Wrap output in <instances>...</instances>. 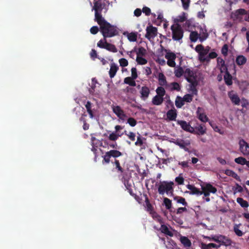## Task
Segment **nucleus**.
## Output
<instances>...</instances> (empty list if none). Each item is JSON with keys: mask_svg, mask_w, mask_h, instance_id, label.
<instances>
[{"mask_svg": "<svg viewBox=\"0 0 249 249\" xmlns=\"http://www.w3.org/2000/svg\"><path fill=\"white\" fill-rule=\"evenodd\" d=\"M171 30L172 38L175 40H179L183 37V31L180 25L173 24L172 25Z\"/></svg>", "mask_w": 249, "mask_h": 249, "instance_id": "obj_5", "label": "nucleus"}, {"mask_svg": "<svg viewBox=\"0 0 249 249\" xmlns=\"http://www.w3.org/2000/svg\"><path fill=\"white\" fill-rule=\"evenodd\" d=\"M225 173L227 175L229 176H231V177L235 178L236 177H237V175L235 172H234L233 171H232L231 170H226L225 171Z\"/></svg>", "mask_w": 249, "mask_h": 249, "instance_id": "obj_60", "label": "nucleus"}, {"mask_svg": "<svg viewBox=\"0 0 249 249\" xmlns=\"http://www.w3.org/2000/svg\"><path fill=\"white\" fill-rule=\"evenodd\" d=\"M134 51L136 52L137 56H144L147 53L146 49L142 47L138 49L134 48Z\"/></svg>", "mask_w": 249, "mask_h": 249, "instance_id": "obj_30", "label": "nucleus"}, {"mask_svg": "<svg viewBox=\"0 0 249 249\" xmlns=\"http://www.w3.org/2000/svg\"><path fill=\"white\" fill-rule=\"evenodd\" d=\"M196 131L193 133H195L198 135H203L206 133V127L200 124L196 127L195 128Z\"/></svg>", "mask_w": 249, "mask_h": 249, "instance_id": "obj_27", "label": "nucleus"}, {"mask_svg": "<svg viewBox=\"0 0 249 249\" xmlns=\"http://www.w3.org/2000/svg\"><path fill=\"white\" fill-rule=\"evenodd\" d=\"M210 125L213 127V130L215 132H217L220 134H222L223 132L221 131L219 128L215 124H214L212 122H209Z\"/></svg>", "mask_w": 249, "mask_h": 249, "instance_id": "obj_56", "label": "nucleus"}, {"mask_svg": "<svg viewBox=\"0 0 249 249\" xmlns=\"http://www.w3.org/2000/svg\"><path fill=\"white\" fill-rule=\"evenodd\" d=\"M123 35L127 37L128 40L130 42H135L137 39L138 33L137 32H124Z\"/></svg>", "mask_w": 249, "mask_h": 249, "instance_id": "obj_25", "label": "nucleus"}, {"mask_svg": "<svg viewBox=\"0 0 249 249\" xmlns=\"http://www.w3.org/2000/svg\"><path fill=\"white\" fill-rule=\"evenodd\" d=\"M165 58L167 59V64L172 67L176 66L175 60L176 58V54L171 52H167L165 55Z\"/></svg>", "mask_w": 249, "mask_h": 249, "instance_id": "obj_19", "label": "nucleus"}, {"mask_svg": "<svg viewBox=\"0 0 249 249\" xmlns=\"http://www.w3.org/2000/svg\"><path fill=\"white\" fill-rule=\"evenodd\" d=\"M187 188L190 191L189 193L190 195H196L197 196H200L202 195L201 191L193 185L188 184L187 185Z\"/></svg>", "mask_w": 249, "mask_h": 249, "instance_id": "obj_29", "label": "nucleus"}, {"mask_svg": "<svg viewBox=\"0 0 249 249\" xmlns=\"http://www.w3.org/2000/svg\"><path fill=\"white\" fill-rule=\"evenodd\" d=\"M180 241L185 247H189L191 245V241L186 237L181 236L180 238Z\"/></svg>", "mask_w": 249, "mask_h": 249, "instance_id": "obj_44", "label": "nucleus"}, {"mask_svg": "<svg viewBox=\"0 0 249 249\" xmlns=\"http://www.w3.org/2000/svg\"><path fill=\"white\" fill-rule=\"evenodd\" d=\"M224 79L226 84L228 85H231L232 84V76L227 72L224 75Z\"/></svg>", "mask_w": 249, "mask_h": 249, "instance_id": "obj_38", "label": "nucleus"}, {"mask_svg": "<svg viewBox=\"0 0 249 249\" xmlns=\"http://www.w3.org/2000/svg\"><path fill=\"white\" fill-rule=\"evenodd\" d=\"M175 199L177 200V202L178 203L182 204L184 206H186L187 203L185 201V199L182 197H176Z\"/></svg>", "mask_w": 249, "mask_h": 249, "instance_id": "obj_61", "label": "nucleus"}, {"mask_svg": "<svg viewBox=\"0 0 249 249\" xmlns=\"http://www.w3.org/2000/svg\"><path fill=\"white\" fill-rule=\"evenodd\" d=\"M217 56V53L215 52H211L208 53L207 60L205 61H209L211 59L216 58Z\"/></svg>", "mask_w": 249, "mask_h": 249, "instance_id": "obj_52", "label": "nucleus"}, {"mask_svg": "<svg viewBox=\"0 0 249 249\" xmlns=\"http://www.w3.org/2000/svg\"><path fill=\"white\" fill-rule=\"evenodd\" d=\"M142 12L147 16L151 15L153 18H156V14L151 13V9L146 6H144L142 9Z\"/></svg>", "mask_w": 249, "mask_h": 249, "instance_id": "obj_42", "label": "nucleus"}, {"mask_svg": "<svg viewBox=\"0 0 249 249\" xmlns=\"http://www.w3.org/2000/svg\"><path fill=\"white\" fill-rule=\"evenodd\" d=\"M238 144L240 152L244 156L249 155V143L242 139L239 141Z\"/></svg>", "mask_w": 249, "mask_h": 249, "instance_id": "obj_12", "label": "nucleus"}, {"mask_svg": "<svg viewBox=\"0 0 249 249\" xmlns=\"http://www.w3.org/2000/svg\"><path fill=\"white\" fill-rule=\"evenodd\" d=\"M213 241H214L217 244L225 245L226 246H229L231 244V241L228 238H226L221 235H213L212 237Z\"/></svg>", "mask_w": 249, "mask_h": 249, "instance_id": "obj_7", "label": "nucleus"}, {"mask_svg": "<svg viewBox=\"0 0 249 249\" xmlns=\"http://www.w3.org/2000/svg\"><path fill=\"white\" fill-rule=\"evenodd\" d=\"M160 230L162 232L170 236H172L173 235L172 231H170L165 225H162L160 227Z\"/></svg>", "mask_w": 249, "mask_h": 249, "instance_id": "obj_37", "label": "nucleus"}, {"mask_svg": "<svg viewBox=\"0 0 249 249\" xmlns=\"http://www.w3.org/2000/svg\"><path fill=\"white\" fill-rule=\"evenodd\" d=\"M184 105L183 97L178 96L175 100V105L178 108H181Z\"/></svg>", "mask_w": 249, "mask_h": 249, "instance_id": "obj_35", "label": "nucleus"}, {"mask_svg": "<svg viewBox=\"0 0 249 249\" xmlns=\"http://www.w3.org/2000/svg\"><path fill=\"white\" fill-rule=\"evenodd\" d=\"M90 93L93 95H95L97 97H100V92L97 89H95L94 88H91L89 90Z\"/></svg>", "mask_w": 249, "mask_h": 249, "instance_id": "obj_62", "label": "nucleus"}, {"mask_svg": "<svg viewBox=\"0 0 249 249\" xmlns=\"http://www.w3.org/2000/svg\"><path fill=\"white\" fill-rule=\"evenodd\" d=\"M126 120H127V123L131 126H135L137 124V122L133 118H127V119Z\"/></svg>", "mask_w": 249, "mask_h": 249, "instance_id": "obj_55", "label": "nucleus"}, {"mask_svg": "<svg viewBox=\"0 0 249 249\" xmlns=\"http://www.w3.org/2000/svg\"><path fill=\"white\" fill-rule=\"evenodd\" d=\"M119 63L121 67H126L128 65V61L125 58H121L119 60Z\"/></svg>", "mask_w": 249, "mask_h": 249, "instance_id": "obj_53", "label": "nucleus"}, {"mask_svg": "<svg viewBox=\"0 0 249 249\" xmlns=\"http://www.w3.org/2000/svg\"><path fill=\"white\" fill-rule=\"evenodd\" d=\"M237 202L238 203H239L241 207L244 208H247L249 206V204L248 202L245 200H244L242 198H237Z\"/></svg>", "mask_w": 249, "mask_h": 249, "instance_id": "obj_48", "label": "nucleus"}, {"mask_svg": "<svg viewBox=\"0 0 249 249\" xmlns=\"http://www.w3.org/2000/svg\"><path fill=\"white\" fill-rule=\"evenodd\" d=\"M247 61L246 58L243 55H238L236 58V62L238 65H243Z\"/></svg>", "mask_w": 249, "mask_h": 249, "instance_id": "obj_39", "label": "nucleus"}, {"mask_svg": "<svg viewBox=\"0 0 249 249\" xmlns=\"http://www.w3.org/2000/svg\"><path fill=\"white\" fill-rule=\"evenodd\" d=\"M234 161L239 164L244 165H246L247 160L246 159L242 157H240L237 158H235L234 160Z\"/></svg>", "mask_w": 249, "mask_h": 249, "instance_id": "obj_45", "label": "nucleus"}, {"mask_svg": "<svg viewBox=\"0 0 249 249\" xmlns=\"http://www.w3.org/2000/svg\"><path fill=\"white\" fill-rule=\"evenodd\" d=\"M184 28L189 32L193 31L195 27V22L193 19H187L183 25Z\"/></svg>", "mask_w": 249, "mask_h": 249, "instance_id": "obj_26", "label": "nucleus"}, {"mask_svg": "<svg viewBox=\"0 0 249 249\" xmlns=\"http://www.w3.org/2000/svg\"><path fill=\"white\" fill-rule=\"evenodd\" d=\"M197 118L202 122L206 123L209 122V118L205 113L203 108L198 107L196 112Z\"/></svg>", "mask_w": 249, "mask_h": 249, "instance_id": "obj_16", "label": "nucleus"}, {"mask_svg": "<svg viewBox=\"0 0 249 249\" xmlns=\"http://www.w3.org/2000/svg\"><path fill=\"white\" fill-rule=\"evenodd\" d=\"M121 155L122 153L118 150H110L106 152L105 155L103 156L104 160L105 162L108 163L111 157L117 158Z\"/></svg>", "mask_w": 249, "mask_h": 249, "instance_id": "obj_15", "label": "nucleus"}, {"mask_svg": "<svg viewBox=\"0 0 249 249\" xmlns=\"http://www.w3.org/2000/svg\"><path fill=\"white\" fill-rule=\"evenodd\" d=\"M247 12L243 9H240L232 13L231 18L235 21H242L246 17Z\"/></svg>", "mask_w": 249, "mask_h": 249, "instance_id": "obj_11", "label": "nucleus"}, {"mask_svg": "<svg viewBox=\"0 0 249 249\" xmlns=\"http://www.w3.org/2000/svg\"><path fill=\"white\" fill-rule=\"evenodd\" d=\"M173 185L174 183L172 181L161 182L158 187L159 193L160 195H163L165 193L167 194H172L173 191Z\"/></svg>", "mask_w": 249, "mask_h": 249, "instance_id": "obj_3", "label": "nucleus"}, {"mask_svg": "<svg viewBox=\"0 0 249 249\" xmlns=\"http://www.w3.org/2000/svg\"><path fill=\"white\" fill-rule=\"evenodd\" d=\"M143 139L141 137L140 135L137 137V141L135 144L137 146H142L143 144Z\"/></svg>", "mask_w": 249, "mask_h": 249, "instance_id": "obj_59", "label": "nucleus"}, {"mask_svg": "<svg viewBox=\"0 0 249 249\" xmlns=\"http://www.w3.org/2000/svg\"><path fill=\"white\" fill-rule=\"evenodd\" d=\"M175 181L178 184H183L184 182V178L182 177L180 175L178 177L176 178Z\"/></svg>", "mask_w": 249, "mask_h": 249, "instance_id": "obj_64", "label": "nucleus"}, {"mask_svg": "<svg viewBox=\"0 0 249 249\" xmlns=\"http://www.w3.org/2000/svg\"><path fill=\"white\" fill-rule=\"evenodd\" d=\"M97 22L100 26V31L104 38L111 37L117 34L116 27L107 22L104 18H97Z\"/></svg>", "mask_w": 249, "mask_h": 249, "instance_id": "obj_1", "label": "nucleus"}, {"mask_svg": "<svg viewBox=\"0 0 249 249\" xmlns=\"http://www.w3.org/2000/svg\"><path fill=\"white\" fill-rule=\"evenodd\" d=\"M139 92L140 93L141 98L142 100L145 101L148 98L149 96L150 93V89L147 86H142L140 89Z\"/></svg>", "mask_w": 249, "mask_h": 249, "instance_id": "obj_21", "label": "nucleus"}, {"mask_svg": "<svg viewBox=\"0 0 249 249\" xmlns=\"http://www.w3.org/2000/svg\"><path fill=\"white\" fill-rule=\"evenodd\" d=\"M228 95L232 103L235 105H239L240 99L236 93L233 91H231L228 93Z\"/></svg>", "mask_w": 249, "mask_h": 249, "instance_id": "obj_24", "label": "nucleus"}, {"mask_svg": "<svg viewBox=\"0 0 249 249\" xmlns=\"http://www.w3.org/2000/svg\"><path fill=\"white\" fill-rule=\"evenodd\" d=\"M111 107L113 112L118 117L120 122H124L126 120L127 116L120 106L113 105Z\"/></svg>", "mask_w": 249, "mask_h": 249, "instance_id": "obj_6", "label": "nucleus"}, {"mask_svg": "<svg viewBox=\"0 0 249 249\" xmlns=\"http://www.w3.org/2000/svg\"><path fill=\"white\" fill-rule=\"evenodd\" d=\"M157 19L160 21L161 22V21L164 20V19L163 18V15L162 12H161L160 11H158L157 12Z\"/></svg>", "mask_w": 249, "mask_h": 249, "instance_id": "obj_63", "label": "nucleus"}, {"mask_svg": "<svg viewBox=\"0 0 249 249\" xmlns=\"http://www.w3.org/2000/svg\"><path fill=\"white\" fill-rule=\"evenodd\" d=\"M91 142H92V151L94 153L95 155H97L99 153L98 149L101 151V149L99 148V147L102 145V142L96 139L95 138L92 137L91 139Z\"/></svg>", "mask_w": 249, "mask_h": 249, "instance_id": "obj_22", "label": "nucleus"}, {"mask_svg": "<svg viewBox=\"0 0 249 249\" xmlns=\"http://www.w3.org/2000/svg\"><path fill=\"white\" fill-rule=\"evenodd\" d=\"M156 93H157V95L161 96L163 97L165 93V89L162 87H158L156 89Z\"/></svg>", "mask_w": 249, "mask_h": 249, "instance_id": "obj_51", "label": "nucleus"}, {"mask_svg": "<svg viewBox=\"0 0 249 249\" xmlns=\"http://www.w3.org/2000/svg\"><path fill=\"white\" fill-rule=\"evenodd\" d=\"M163 204L165 205V208L169 210L172 207V201L168 198H164L163 199Z\"/></svg>", "mask_w": 249, "mask_h": 249, "instance_id": "obj_49", "label": "nucleus"}, {"mask_svg": "<svg viewBox=\"0 0 249 249\" xmlns=\"http://www.w3.org/2000/svg\"><path fill=\"white\" fill-rule=\"evenodd\" d=\"M240 225H235L233 227V230L235 234L238 236H241L243 235V232L240 229Z\"/></svg>", "mask_w": 249, "mask_h": 249, "instance_id": "obj_47", "label": "nucleus"}, {"mask_svg": "<svg viewBox=\"0 0 249 249\" xmlns=\"http://www.w3.org/2000/svg\"><path fill=\"white\" fill-rule=\"evenodd\" d=\"M85 107L87 109V112L89 115L90 118L92 119L94 117L92 111L91 110V105L89 102H87L85 105Z\"/></svg>", "mask_w": 249, "mask_h": 249, "instance_id": "obj_46", "label": "nucleus"}, {"mask_svg": "<svg viewBox=\"0 0 249 249\" xmlns=\"http://www.w3.org/2000/svg\"><path fill=\"white\" fill-rule=\"evenodd\" d=\"M167 119L170 121H174L176 120L177 116V110L176 109H172L167 111Z\"/></svg>", "mask_w": 249, "mask_h": 249, "instance_id": "obj_28", "label": "nucleus"}, {"mask_svg": "<svg viewBox=\"0 0 249 249\" xmlns=\"http://www.w3.org/2000/svg\"><path fill=\"white\" fill-rule=\"evenodd\" d=\"M131 77L134 79H137L138 77L137 71L136 68L133 67L131 69Z\"/></svg>", "mask_w": 249, "mask_h": 249, "instance_id": "obj_58", "label": "nucleus"}, {"mask_svg": "<svg viewBox=\"0 0 249 249\" xmlns=\"http://www.w3.org/2000/svg\"><path fill=\"white\" fill-rule=\"evenodd\" d=\"M118 70V67L115 64H112L109 70V75L111 78L113 77Z\"/></svg>", "mask_w": 249, "mask_h": 249, "instance_id": "obj_34", "label": "nucleus"}, {"mask_svg": "<svg viewBox=\"0 0 249 249\" xmlns=\"http://www.w3.org/2000/svg\"><path fill=\"white\" fill-rule=\"evenodd\" d=\"M135 79L131 77H127L124 79V83L131 86H135L136 84Z\"/></svg>", "mask_w": 249, "mask_h": 249, "instance_id": "obj_41", "label": "nucleus"}, {"mask_svg": "<svg viewBox=\"0 0 249 249\" xmlns=\"http://www.w3.org/2000/svg\"><path fill=\"white\" fill-rule=\"evenodd\" d=\"M197 85H193L192 84H190V89L189 91L190 94H186L183 97L184 102L190 103L193 100V96L197 94V91L196 89V87Z\"/></svg>", "mask_w": 249, "mask_h": 249, "instance_id": "obj_8", "label": "nucleus"}, {"mask_svg": "<svg viewBox=\"0 0 249 249\" xmlns=\"http://www.w3.org/2000/svg\"><path fill=\"white\" fill-rule=\"evenodd\" d=\"M210 50L209 46L204 47L201 44L197 45L195 48V51L198 53L199 59L201 61H205L207 60V55Z\"/></svg>", "mask_w": 249, "mask_h": 249, "instance_id": "obj_4", "label": "nucleus"}, {"mask_svg": "<svg viewBox=\"0 0 249 249\" xmlns=\"http://www.w3.org/2000/svg\"><path fill=\"white\" fill-rule=\"evenodd\" d=\"M105 49L113 53H116L117 52V49H116L114 45L111 44H109L108 43L105 46Z\"/></svg>", "mask_w": 249, "mask_h": 249, "instance_id": "obj_50", "label": "nucleus"}, {"mask_svg": "<svg viewBox=\"0 0 249 249\" xmlns=\"http://www.w3.org/2000/svg\"><path fill=\"white\" fill-rule=\"evenodd\" d=\"M187 13L182 12L178 16L173 17L172 19L174 22V24L179 25L181 23L185 22L187 19Z\"/></svg>", "mask_w": 249, "mask_h": 249, "instance_id": "obj_13", "label": "nucleus"}, {"mask_svg": "<svg viewBox=\"0 0 249 249\" xmlns=\"http://www.w3.org/2000/svg\"><path fill=\"white\" fill-rule=\"evenodd\" d=\"M146 32L145 37L150 41H153L154 38L158 35L157 28L152 25H149L146 27Z\"/></svg>", "mask_w": 249, "mask_h": 249, "instance_id": "obj_9", "label": "nucleus"}, {"mask_svg": "<svg viewBox=\"0 0 249 249\" xmlns=\"http://www.w3.org/2000/svg\"><path fill=\"white\" fill-rule=\"evenodd\" d=\"M182 7L184 10H187L189 7L190 0H181Z\"/></svg>", "mask_w": 249, "mask_h": 249, "instance_id": "obj_54", "label": "nucleus"}, {"mask_svg": "<svg viewBox=\"0 0 249 249\" xmlns=\"http://www.w3.org/2000/svg\"><path fill=\"white\" fill-rule=\"evenodd\" d=\"M175 74L177 77H180L183 75L190 84L193 85H198V79L196 74L189 68H177L175 70Z\"/></svg>", "mask_w": 249, "mask_h": 249, "instance_id": "obj_2", "label": "nucleus"}, {"mask_svg": "<svg viewBox=\"0 0 249 249\" xmlns=\"http://www.w3.org/2000/svg\"><path fill=\"white\" fill-rule=\"evenodd\" d=\"M190 39L192 42H196L197 40H199V36L198 35V31L196 30L190 32Z\"/></svg>", "mask_w": 249, "mask_h": 249, "instance_id": "obj_32", "label": "nucleus"}, {"mask_svg": "<svg viewBox=\"0 0 249 249\" xmlns=\"http://www.w3.org/2000/svg\"><path fill=\"white\" fill-rule=\"evenodd\" d=\"M168 87L169 89L171 91L177 90L179 91L181 89L180 85L177 82L171 83L168 85Z\"/></svg>", "mask_w": 249, "mask_h": 249, "instance_id": "obj_33", "label": "nucleus"}, {"mask_svg": "<svg viewBox=\"0 0 249 249\" xmlns=\"http://www.w3.org/2000/svg\"><path fill=\"white\" fill-rule=\"evenodd\" d=\"M136 61L138 64L144 65L147 63V60L144 56H136Z\"/></svg>", "mask_w": 249, "mask_h": 249, "instance_id": "obj_43", "label": "nucleus"}, {"mask_svg": "<svg viewBox=\"0 0 249 249\" xmlns=\"http://www.w3.org/2000/svg\"><path fill=\"white\" fill-rule=\"evenodd\" d=\"M201 189L202 195L203 194L205 197L208 196L210 193L215 194L217 191V189L209 183L201 185Z\"/></svg>", "mask_w": 249, "mask_h": 249, "instance_id": "obj_10", "label": "nucleus"}, {"mask_svg": "<svg viewBox=\"0 0 249 249\" xmlns=\"http://www.w3.org/2000/svg\"><path fill=\"white\" fill-rule=\"evenodd\" d=\"M177 123L180 125L183 130L192 133L195 132V128L186 121L178 120L177 121Z\"/></svg>", "mask_w": 249, "mask_h": 249, "instance_id": "obj_20", "label": "nucleus"}, {"mask_svg": "<svg viewBox=\"0 0 249 249\" xmlns=\"http://www.w3.org/2000/svg\"><path fill=\"white\" fill-rule=\"evenodd\" d=\"M196 30V31H198L199 36V41L200 42H202L204 41L208 38V34L205 27L198 26Z\"/></svg>", "mask_w": 249, "mask_h": 249, "instance_id": "obj_17", "label": "nucleus"}, {"mask_svg": "<svg viewBox=\"0 0 249 249\" xmlns=\"http://www.w3.org/2000/svg\"><path fill=\"white\" fill-rule=\"evenodd\" d=\"M93 9L95 11V20L97 21V18H104L100 13L102 10V5L100 1H96L94 3Z\"/></svg>", "mask_w": 249, "mask_h": 249, "instance_id": "obj_18", "label": "nucleus"}, {"mask_svg": "<svg viewBox=\"0 0 249 249\" xmlns=\"http://www.w3.org/2000/svg\"><path fill=\"white\" fill-rule=\"evenodd\" d=\"M158 80L160 85L164 86L166 85V78L162 73H159L158 74Z\"/></svg>", "mask_w": 249, "mask_h": 249, "instance_id": "obj_40", "label": "nucleus"}, {"mask_svg": "<svg viewBox=\"0 0 249 249\" xmlns=\"http://www.w3.org/2000/svg\"><path fill=\"white\" fill-rule=\"evenodd\" d=\"M122 135V134H119V133H117V132H112L109 134L108 138L110 141H115L119 137L121 136Z\"/></svg>", "mask_w": 249, "mask_h": 249, "instance_id": "obj_36", "label": "nucleus"}, {"mask_svg": "<svg viewBox=\"0 0 249 249\" xmlns=\"http://www.w3.org/2000/svg\"><path fill=\"white\" fill-rule=\"evenodd\" d=\"M107 42L105 38L103 40H100L97 43V46L102 48H105V46L107 44Z\"/></svg>", "mask_w": 249, "mask_h": 249, "instance_id": "obj_57", "label": "nucleus"}, {"mask_svg": "<svg viewBox=\"0 0 249 249\" xmlns=\"http://www.w3.org/2000/svg\"><path fill=\"white\" fill-rule=\"evenodd\" d=\"M217 67L221 73H226L228 72L227 66L225 65L224 61L221 58L218 57L217 59Z\"/></svg>", "mask_w": 249, "mask_h": 249, "instance_id": "obj_23", "label": "nucleus"}, {"mask_svg": "<svg viewBox=\"0 0 249 249\" xmlns=\"http://www.w3.org/2000/svg\"><path fill=\"white\" fill-rule=\"evenodd\" d=\"M176 145L179 146L180 148L183 149L186 151H189L188 146L191 144V142L189 140L178 139L175 141H173Z\"/></svg>", "mask_w": 249, "mask_h": 249, "instance_id": "obj_14", "label": "nucleus"}, {"mask_svg": "<svg viewBox=\"0 0 249 249\" xmlns=\"http://www.w3.org/2000/svg\"><path fill=\"white\" fill-rule=\"evenodd\" d=\"M163 101V97L157 95L154 96L152 100L153 104L156 106L161 105Z\"/></svg>", "mask_w": 249, "mask_h": 249, "instance_id": "obj_31", "label": "nucleus"}]
</instances>
